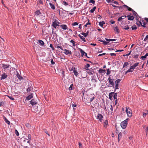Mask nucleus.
Instances as JSON below:
<instances>
[{
  "instance_id": "de8ad7c7",
  "label": "nucleus",
  "mask_w": 148,
  "mask_h": 148,
  "mask_svg": "<svg viewBox=\"0 0 148 148\" xmlns=\"http://www.w3.org/2000/svg\"><path fill=\"white\" fill-rule=\"evenodd\" d=\"M133 70L132 69H131V68L130 67V69L127 70V72H132L133 71Z\"/></svg>"
},
{
  "instance_id": "6e6552de",
  "label": "nucleus",
  "mask_w": 148,
  "mask_h": 148,
  "mask_svg": "<svg viewBox=\"0 0 148 148\" xmlns=\"http://www.w3.org/2000/svg\"><path fill=\"white\" fill-rule=\"evenodd\" d=\"M30 104L32 106L36 105L37 104V102L35 100V99H32L31 101Z\"/></svg>"
},
{
  "instance_id": "58836bf2",
  "label": "nucleus",
  "mask_w": 148,
  "mask_h": 148,
  "mask_svg": "<svg viewBox=\"0 0 148 148\" xmlns=\"http://www.w3.org/2000/svg\"><path fill=\"white\" fill-rule=\"evenodd\" d=\"M121 79H118L116 80L115 82V84H118L119 83H120V82L121 81Z\"/></svg>"
},
{
  "instance_id": "f257e3e1",
  "label": "nucleus",
  "mask_w": 148,
  "mask_h": 148,
  "mask_svg": "<svg viewBox=\"0 0 148 148\" xmlns=\"http://www.w3.org/2000/svg\"><path fill=\"white\" fill-rule=\"evenodd\" d=\"M128 119V118H127L121 122V126L123 129H125L126 128Z\"/></svg>"
},
{
  "instance_id": "ddd939ff",
  "label": "nucleus",
  "mask_w": 148,
  "mask_h": 148,
  "mask_svg": "<svg viewBox=\"0 0 148 148\" xmlns=\"http://www.w3.org/2000/svg\"><path fill=\"white\" fill-rule=\"evenodd\" d=\"M114 93V92H111L109 93V98L110 100H112V97L113 96V94Z\"/></svg>"
},
{
  "instance_id": "412c9836",
  "label": "nucleus",
  "mask_w": 148,
  "mask_h": 148,
  "mask_svg": "<svg viewBox=\"0 0 148 148\" xmlns=\"http://www.w3.org/2000/svg\"><path fill=\"white\" fill-rule=\"evenodd\" d=\"M78 36L84 42H85L86 41L85 38L83 36H81L80 34H79L78 35Z\"/></svg>"
},
{
  "instance_id": "9b49d317",
  "label": "nucleus",
  "mask_w": 148,
  "mask_h": 148,
  "mask_svg": "<svg viewBox=\"0 0 148 148\" xmlns=\"http://www.w3.org/2000/svg\"><path fill=\"white\" fill-rule=\"evenodd\" d=\"M38 43L39 44V45L41 46H44L45 47V43L44 42L41 40H38Z\"/></svg>"
},
{
  "instance_id": "4d7b16f0",
  "label": "nucleus",
  "mask_w": 148,
  "mask_h": 148,
  "mask_svg": "<svg viewBox=\"0 0 148 148\" xmlns=\"http://www.w3.org/2000/svg\"><path fill=\"white\" fill-rule=\"evenodd\" d=\"M146 58V57L145 56H142L141 57V58L142 59V60H145V58Z\"/></svg>"
},
{
  "instance_id": "4468645a",
  "label": "nucleus",
  "mask_w": 148,
  "mask_h": 148,
  "mask_svg": "<svg viewBox=\"0 0 148 148\" xmlns=\"http://www.w3.org/2000/svg\"><path fill=\"white\" fill-rule=\"evenodd\" d=\"M2 67H3L4 69H6L8 68H9L10 66L9 65L5 64H1Z\"/></svg>"
},
{
  "instance_id": "393cba45",
  "label": "nucleus",
  "mask_w": 148,
  "mask_h": 148,
  "mask_svg": "<svg viewBox=\"0 0 148 148\" xmlns=\"http://www.w3.org/2000/svg\"><path fill=\"white\" fill-rule=\"evenodd\" d=\"M129 64L130 63H129V62H124V64L123 66V68L125 67Z\"/></svg>"
},
{
  "instance_id": "13d9d810",
  "label": "nucleus",
  "mask_w": 148,
  "mask_h": 148,
  "mask_svg": "<svg viewBox=\"0 0 148 148\" xmlns=\"http://www.w3.org/2000/svg\"><path fill=\"white\" fill-rule=\"evenodd\" d=\"M78 23L76 22H75L72 24V25L73 26H75V25H78Z\"/></svg>"
},
{
  "instance_id": "ea45409f",
  "label": "nucleus",
  "mask_w": 148,
  "mask_h": 148,
  "mask_svg": "<svg viewBox=\"0 0 148 148\" xmlns=\"http://www.w3.org/2000/svg\"><path fill=\"white\" fill-rule=\"evenodd\" d=\"M73 84L71 85L70 86V87L69 88V90H71L74 89V88H73Z\"/></svg>"
},
{
  "instance_id": "b1692460",
  "label": "nucleus",
  "mask_w": 148,
  "mask_h": 148,
  "mask_svg": "<svg viewBox=\"0 0 148 148\" xmlns=\"http://www.w3.org/2000/svg\"><path fill=\"white\" fill-rule=\"evenodd\" d=\"M105 24V22L104 21H102V22H100L99 23V25L101 27H103V25Z\"/></svg>"
},
{
  "instance_id": "338daca9",
  "label": "nucleus",
  "mask_w": 148,
  "mask_h": 148,
  "mask_svg": "<svg viewBox=\"0 0 148 148\" xmlns=\"http://www.w3.org/2000/svg\"><path fill=\"white\" fill-rule=\"evenodd\" d=\"M76 69V68L73 66L71 69L70 70V71H73V70H75Z\"/></svg>"
},
{
  "instance_id": "f704fd0d",
  "label": "nucleus",
  "mask_w": 148,
  "mask_h": 148,
  "mask_svg": "<svg viewBox=\"0 0 148 148\" xmlns=\"http://www.w3.org/2000/svg\"><path fill=\"white\" fill-rule=\"evenodd\" d=\"M109 106V108H110V110L109 109H108V110L110 111V110H111L112 112L113 111V108L112 106L111 105H108Z\"/></svg>"
},
{
  "instance_id": "c03bdc74",
  "label": "nucleus",
  "mask_w": 148,
  "mask_h": 148,
  "mask_svg": "<svg viewBox=\"0 0 148 148\" xmlns=\"http://www.w3.org/2000/svg\"><path fill=\"white\" fill-rule=\"evenodd\" d=\"M119 86V84H115V89L114 91L117 89H118V87Z\"/></svg>"
},
{
  "instance_id": "2eb2a0df",
  "label": "nucleus",
  "mask_w": 148,
  "mask_h": 148,
  "mask_svg": "<svg viewBox=\"0 0 148 148\" xmlns=\"http://www.w3.org/2000/svg\"><path fill=\"white\" fill-rule=\"evenodd\" d=\"M60 26L64 30H66L68 28L67 25H61Z\"/></svg>"
},
{
  "instance_id": "e433bc0d",
  "label": "nucleus",
  "mask_w": 148,
  "mask_h": 148,
  "mask_svg": "<svg viewBox=\"0 0 148 148\" xmlns=\"http://www.w3.org/2000/svg\"><path fill=\"white\" fill-rule=\"evenodd\" d=\"M106 70L105 69H99V72L100 73H104V72H105Z\"/></svg>"
},
{
  "instance_id": "f03ea898",
  "label": "nucleus",
  "mask_w": 148,
  "mask_h": 148,
  "mask_svg": "<svg viewBox=\"0 0 148 148\" xmlns=\"http://www.w3.org/2000/svg\"><path fill=\"white\" fill-rule=\"evenodd\" d=\"M108 80L109 82L110 85V86L114 87L115 84L114 82H113V81L114 80V79H111V78L109 77L108 78Z\"/></svg>"
},
{
  "instance_id": "6e6d98bb",
  "label": "nucleus",
  "mask_w": 148,
  "mask_h": 148,
  "mask_svg": "<svg viewBox=\"0 0 148 148\" xmlns=\"http://www.w3.org/2000/svg\"><path fill=\"white\" fill-rule=\"evenodd\" d=\"M139 55L137 54L136 55L134 56H132V57L135 58V59H137L138 58V56H139Z\"/></svg>"
},
{
  "instance_id": "4be33fe9",
  "label": "nucleus",
  "mask_w": 148,
  "mask_h": 148,
  "mask_svg": "<svg viewBox=\"0 0 148 148\" xmlns=\"http://www.w3.org/2000/svg\"><path fill=\"white\" fill-rule=\"evenodd\" d=\"M122 134L121 132L118 135V142H119L120 141V139L122 137Z\"/></svg>"
},
{
  "instance_id": "2f4dec72",
  "label": "nucleus",
  "mask_w": 148,
  "mask_h": 148,
  "mask_svg": "<svg viewBox=\"0 0 148 148\" xmlns=\"http://www.w3.org/2000/svg\"><path fill=\"white\" fill-rule=\"evenodd\" d=\"M90 65L89 64H86V65L84 66V68L86 70L87 69H88V68L90 66Z\"/></svg>"
},
{
  "instance_id": "49530a36",
  "label": "nucleus",
  "mask_w": 148,
  "mask_h": 148,
  "mask_svg": "<svg viewBox=\"0 0 148 148\" xmlns=\"http://www.w3.org/2000/svg\"><path fill=\"white\" fill-rule=\"evenodd\" d=\"M70 42L73 43V46H75V41L73 40H71Z\"/></svg>"
},
{
  "instance_id": "a19ab883",
  "label": "nucleus",
  "mask_w": 148,
  "mask_h": 148,
  "mask_svg": "<svg viewBox=\"0 0 148 148\" xmlns=\"http://www.w3.org/2000/svg\"><path fill=\"white\" fill-rule=\"evenodd\" d=\"M104 127H105V125L106 126L108 125V120H106L104 122Z\"/></svg>"
},
{
  "instance_id": "6ab92c4d",
  "label": "nucleus",
  "mask_w": 148,
  "mask_h": 148,
  "mask_svg": "<svg viewBox=\"0 0 148 148\" xmlns=\"http://www.w3.org/2000/svg\"><path fill=\"white\" fill-rule=\"evenodd\" d=\"M79 50L81 53V56L83 57L84 55V53H85V52H84V51L83 50L81 49H79Z\"/></svg>"
},
{
  "instance_id": "9d476101",
  "label": "nucleus",
  "mask_w": 148,
  "mask_h": 148,
  "mask_svg": "<svg viewBox=\"0 0 148 148\" xmlns=\"http://www.w3.org/2000/svg\"><path fill=\"white\" fill-rule=\"evenodd\" d=\"M64 50L65 51L64 53L66 55H68V54H70L71 55L72 54V53L70 51L67 50L66 49H65Z\"/></svg>"
},
{
  "instance_id": "680f3d73",
  "label": "nucleus",
  "mask_w": 148,
  "mask_h": 148,
  "mask_svg": "<svg viewBox=\"0 0 148 148\" xmlns=\"http://www.w3.org/2000/svg\"><path fill=\"white\" fill-rule=\"evenodd\" d=\"M127 9L128 10L130 11H131L132 12L133 11V10L132 8L129 7L128 6V8H127Z\"/></svg>"
},
{
  "instance_id": "37998d69",
  "label": "nucleus",
  "mask_w": 148,
  "mask_h": 148,
  "mask_svg": "<svg viewBox=\"0 0 148 148\" xmlns=\"http://www.w3.org/2000/svg\"><path fill=\"white\" fill-rule=\"evenodd\" d=\"M143 24V25H142V24H141V26L144 27H146V25L147 24V23L145 22H144Z\"/></svg>"
},
{
  "instance_id": "8fccbe9b",
  "label": "nucleus",
  "mask_w": 148,
  "mask_h": 148,
  "mask_svg": "<svg viewBox=\"0 0 148 148\" xmlns=\"http://www.w3.org/2000/svg\"><path fill=\"white\" fill-rule=\"evenodd\" d=\"M89 20L88 19V22L84 25V26L85 27H87V26L88 25H90L91 24V23L89 22Z\"/></svg>"
},
{
  "instance_id": "a878e982",
  "label": "nucleus",
  "mask_w": 148,
  "mask_h": 148,
  "mask_svg": "<svg viewBox=\"0 0 148 148\" xmlns=\"http://www.w3.org/2000/svg\"><path fill=\"white\" fill-rule=\"evenodd\" d=\"M49 5L51 8H52L53 10H54L55 9V6L54 4H53L52 3H50Z\"/></svg>"
},
{
  "instance_id": "39448f33",
  "label": "nucleus",
  "mask_w": 148,
  "mask_h": 148,
  "mask_svg": "<svg viewBox=\"0 0 148 148\" xmlns=\"http://www.w3.org/2000/svg\"><path fill=\"white\" fill-rule=\"evenodd\" d=\"M126 112L127 116L130 117H131L132 116V111L130 110H129L127 108L126 110Z\"/></svg>"
},
{
  "instance_id": "09e8293b",
  "label": "nucleus",
  "mask_w": 148,
  "mask_h": 148,
  "mask_svg": "<svg viewBox=\"0 0 148 148\" xmlns=\"http://www.w3.org/2000/svg\"><path fill=\"white\" fill-rule=\"evenodd\" d=\"M15 134H16V135L17 136H18L19 135V132H18V131L17 130H15Z\"/></svg>"
},
{
  "instance_id": "5fc2aeb1",
  "label": "nucleus",
  "mask_w": 148,
  "mask_h": 148,
  "mask_svg": "<svg viewBox=\"0 0 148 148\" xmlns=\"http://www.w3.org/2000/svg\"><path fill=\"white\" fill-rule=\"evenodd\" d=\"M103 44L105 45H107L108 43H109L108 42H107L105 40H103Z\"/></svg>"
},
{
  "instance_id": "774afa93",
  "label": "nucleus",
  "mask_w": 148,
  "mask_h": 148,
  "mask_svg": "<svg viewBox=\"0 0 148 148\" xmlns=\"http://www.w3.org/2000/svg\"><path fill=\"white\" fill-rule=\"evenodd\" d=\"M148 38V35L146 36V37L145 38L144 41H146L147 40Z\"/></svg>"
},
{
  "instance_id": "bf43d9fd",
  "label": "nucleus",
  "mask_w": 148,
  "mask_h": 148,
  "mask_svg": "<svg viewBox=\"0 0 148 148\" xmlns=\"http://www.w3.org/2000/svg\"><path fill=\"white\" fill-rule=\"evenodd\" d=\"M36 109V110H35V111H36V112H38V113H39L40 111V108H38V106L37 107Z\"/></svg>"
},
{
  "instance_id": "864d4df0",
  "label": "nucleus",
  "mask_w": 148,
  "mask_h": 148,
  "mask_svg": "<svg viewBox=\"0 0 148 148\" xmlns=\"http://www.w3.org/2000/svg\"><path fill=\"white\" fill-rule=\"evenodd\" d=\"M111 73V71H110V70L109 69H107V75H109L110 74V73Z\"/></svg>"
},
{
  "instance_id": "e2e57ef3",
  "label": "nucleus",
  "mask_w": 148,
  "mask_h": 148,
  "mask_svg": "<svg viewBox=\"0 0 148 148\" xmlns=\"http://www.w3.org/2000/svg\"><path fill=\"white\" fill-rule=\"evenodd\" d=\"M51 62L52 64H55V62L53 61L52 58H51Z\"/></svg>"
},
{
  "instance_id": "72a5a7b5",
  "label": "nucleus",
  "mask_w": 148,
  "mask_h": 148,
  "mask_svg": "<svg viewBox=\"0 0 148 148\" xmlns=\"http://www.w3.org/2000/svg\"><path fill=\"white\" fill-rule=\"evenodd\" d=\"M114 95H113V97H114V99H116L118 93L117 92L115 93H114Z\"/></svg>"
},
{
  "instance_id": "1a4fd4ad",
  "label": "nucleus",
  "mask_w": 148,
  "mask_h": 148,
  "mask_svg": "<svg viewBox=\"0 0 148 148\" xmlns=\"http://www.w3.org/2000/svg\"><path fill=\"white\" fill-rule=\"evenodd\" d=\"M127 19L130 21H132L134 20V17L133 16H131L129 15L127 16Z\"/></svg>"
},
{
  "instance_id": "c9c22d12",
  "label": "nucleus",
  "mask_w": 148,
  "mask_h": 148,
  "mask_svg": "<svg viewBox=\"0 0 148 148\" xmlns=\"http://www.w3.org/2000/svg\"><path fill=\"white\" fill-rule=\"evenodd\" d=\"M133 12V15L135 16H138V14L137 13L134 11V10L132 12Z\"/></svg>"
},
{
  "instance_id": "79ce46f5",
  "label": "nucleus",
  "mask_w": 148,
  "mask_h": 148,
  "mask_svg": "<svg viewBox=\"0 0 148 148\" xmlns=\"http://www.w3.org/2000/svg\"><path fill=\"white\" fill-rule=\"evenodd\" d=\"M27 128H29L31 127V125L30 124L28 123H27L25 124Z\"/></svg>"
},
{
  "instance_id": "5701e85b",
  "label": "nucleus",
  "mask_w": 148,
  "mask_h": 148,
  "mask_svg": "<svg viewBox=\"0 0 148 148\" xmlns=\"http://www.w3.org/2000/svg\"><path fill=\"white\" fill-rule=\"evenodd\" d=\"M122 29L125 30H128L130 29V27L128 25H125L124 26V27H123Z\"/></svg>"
},
{
  "instance_id": "7ed1b4c3",
  "label": "nucleus",
  "mask_w": 148,
  "mask_h": 148,
  "mask_svg": "<svg viewBox=\"0 0 148 148\" xmlns=\"http://www.w3.org/2000/svg\"><path fill=\"white\" fill-rule=\"evenodd\" d=\"M103 116L101 114H98L97 116V119H98L101 122H102Z\"/></svg>"
},
{
  "instance_id": "aec40b11",
  "label": "nucleus",
  "mask_w": 148,
  "mask_h": 148,
  "mask_svg": "<svg viewBox=\"0 0 148 148\" xmlns=\"http://www.w3.org/2000/svg\"><path fill=\"white\" fill-rule=\"evenodd\" d=\"M73 72L74 73L75 75L77 77L78 76L79 73L77 72V69L76 68V69L75 70H73Z\"/></svg>"
},
{
  "instance_id": "69168bd1",
  "label": "nucleus",
  "mask_w": 148,
  "mask_h": 148,
  "mask_svg": "<svg viewBox=\"0 0 148 148\" xmlns=\"http://www.w3.org/2000/svg\"><path fill=\"white\" fill-rule=\"evenodd\" d=\"M44 132L46 133L47 134H48V135L49 136H50V135L48 133V131H47V130H44Z\"/></svg>"
},
{
  "instance_id": "7c9ffc66",
  "label": "nucleus",
  "mask_w": 148,
  "mask_h": 148,
  "mask_svg": "<svg viewBox=\"0 0 148 148\" xmlns=\"http://www.w3.org/2000/svg\"><path fill=\"white\" fill-rule=\"evenodd\" d=\"M136 25L138 26L139 27L140 26V25H141V24H142L141 21H136Z\"/></svg>"
},
{
  "instance_id": "0e129e2a",
  "label": "nucleus",
  "mask_w": 148,
  "mask_h": 148,
  "mask_svg": "<svg viewBox=\"0 0 148 148\" xmlns=\"http://www.w3.org/2000/svg\"><path fill=\"white\" fill-rule=\"evenodd\" d=\"M139 63V62L136 63H134L133 64V65L136 67V66H138V65Z\"/></svg>"
},
{
  "instance_id": "3c124183",
  "label": "nucleus",
  "mask_w": 148,
  "mask_h": 148,
  "mask_svg": "<svg viewBox=\"0 0 148 148\" xmlns=\"http://www.w3.org/2000/svg\"><path fill=\"white\" fill-rule=\"evenodd\" d=\"M95 2V1L94 0H90L89 1V3H92V4H94Z\"/></svg>"
},
{
  "instance_id": "603ef678",
  "label": "nucleus",
  "mask_w": 148,
  "mask_h": 148,
  "mask_svg": "<svg viewBox=\"0 0 148 148\" xmlns=\"http://www.w3.org/2000/svg\"><path fill=\"white\" fill-rule=\"evenodd\" d=\"M81 34L82 35H83L85 37H86L87 36V35L85 33L82 32L81 33Z\"/></svg>"
},
{
  "instance_id": "c756f323",
  "label": "nucleus",
  "mask_w": 148,
  "mask_h": 148,
  "mask_svg": "<svg viewBox=\"0 0 148 148\" xmlns=\"http://www.w3.org/2000/svg\"><path fill=\"white\" fill-rule=\"evenodd\" d=\"M126 25L125 24V23L123 21L121 23V24H120L121 27L122 29L123 27H124V26L125 25Z\"/></svg>"
},
{
  "instance_id": "f8f14e48",
  "label": "nucleus",
  "mask_w": 148,
  "mask_h": 148,
  "mask_svg": "<svg viewBox=\"0 0 148 148\" xmlns=\"http://www.w3.org/2000/svg\"><path fill=\"white\" fill-rule=\"evenodd\" d=\"M16 75L19 80H21L23 79V77L20 75L18 72H17Z\"/></svg>"
},
{
  "instance_id": "a18cd8bd",
  "label": "nucleus",
  "mask_w": 148,
  "mask_h": 148,
  "mask_svg": "<svg viewBox=\"0 0 148 148\" xmlns=\"http://www.w3.org/2000/svg\"><path fill=\"white\" fill-rule=\"evenodd\" d=\"M62 3L64 4V5H65V6H66V5H68V3H67L65 1H63L62 2Z\"/></svg>"
},
{
  "instance_id": "cd10ccee",
  "label": "nucleus",
  "mask_w": 148,
  "mask_h": 148,
  "mask_svg": "<svg viewBox=\"0 0 148 148\" xmlns=\"http://www.w3.org/2000/svg\"><path fill=\"white\" fill-rule=\"evenodd\" d=\"M114 30L115 31H116L118 33H119V29L118 28L117 26H116L114 28Z\"/></svg>"
},
{
  "instance_id": "20e7f679",
  "label": "nucleus",
  "mask_w": 148,
  "mask_h": 148,
  "mask_svg": "<svg viewBox=\"0 0 148 148\" xmlns=\"http://www.w3.org/2000/svg\"><path fill=\"white\" fill-rule=\"evenodd\" d=\"M60 25L58 24V21L56 20L55 19L54 21H53L52 26L55 29L56 28L57 26H60Z\"/></svg>"
},
{
  "instance_id": "052dcab7",
  "label": "nucleus",
  "mask_w": 148,
  "mask_h": 148,
  "mask_svg": "<svg viewBox=\"0 0 148 148\" xmlns=\"http://www.w3.org/2000/svg\"><path fill=\"white\" fill-rule=\"evenodd\" d=\"M122 17L121 16L119 17L118 19V21H121L122 19H124V18H122Z\"/></svg>"
},
{
  "instance_id": "423d86ee",
  "label": "nucleus",
  "mask_w": 148,
  "mask_h": 148,
  "mask_svg": "<svg viewBox=\"0 0 148 148\" xmlns=\"http://www.w3.org/2000/svg\"><path fill=\"white\" fill-rule=\"evenodd\" d=\"M32 89H33V88L32 86V83L30 82L29 83L28 87L27 90V92H29L32 90Z\"/></svg>"
},
{
  "instance_id": "f3484780",
  "label": "nucleus",
  "mask_w": 148,
  "mask_h": 148,
  "mask_svg": "<svg viewBox=\"0 0 148 148\" xmlns=\"http://www.w3.org/2000/svg\"><path fill=\"white\" fill-rule=\"evenodd\" d=\"M8 75H6L5 73H3L2 75V76L1 78V79H4L7 78Z\"/></svg>"
},
{
  "instance_id": "4c0bfd02",
  "label": "nucleus",
  "mask_w": 148,
  "mask_h": 148,
  "mask_svg": "<svg viewBox=\"0 0 148 148\" xmlns=\"http://www.w3.org/2000/svg\"><path fill=\"white\" fill-rule=\"evenodd\" d=\"M74 103L73 102V103H72L71 102V105L72 106L73 108L75 107H76V106H77L76 104L75 103V104H74Z\"/></svg>"
},
{
  "instance_id": "bb28decb",
  "label": "nucleus",
  "mask_w": 148,
  "mask_h": 148,
  "mask_svg": "<svg viewBox=\"0 0 148 148\" xmlns=\"http://www.w3.org/2000/svg\"><path fill=\"white\" fill-rule=\"evenodd\" d=\"M96 7L95 6L92 9L90 10V12L91 13H93L94 12L95 10H96Z\"/></svg>"
},
{
  "instance_id": "0eeeda50",
  "label": "nucleus",
  "mask_w": 148,
  "mask_h": 148,
  "mask_svg": "<svg viewBox=\"0 0 148 148\" xmlns=\"http://www.w3.org/2000/svg\"><path fill=\"white\" fill-rule=\"evenodd\" d=\"M95 69H93L92 68L90 69V70L89 69H87V71L86 72L88 74H89L90 75H93V70Z\"/></svg>"
},
{
  "instance_id": "c85d7f7f",
  "label": "nucleus",
  "mask_w": 148,
  "mask_h": 148,
  "mask_svg": "<svg viewBox=\"0 0 148 148\" xmlns=\"http://www.w3.org/2000/svg\"><path fill=\"white\" fill-rule=\"evenodd\" d=\"M35 13L36 14H37V15H39L40 14H41V13L40 11L39 10H38L37 11H36L35 12Z\"/></svg>"
},
{
  "instance_id": "dca6fc26",
  "label": "nucleus",
  "mask_w": 148,
  "mask_h": 148,
  "mask_svg": "<svg viewBox=\"0 0 148 148\" xmlns=\"http://www.w3.org/2000/svg\"><path fill=\"white\" fill-rule=\"evenodd\" d=\"M3 119H4L5 121L9 125H10V122L5 117L3 116Z\"/></svg>"
},
{
  "instance_id": "a211bd4d",
  "label": "nucleus",
  "mask_w": 148,
  "mask_h": 148,
  "mask_svg": "<svg viewBox=\"0 0 148 148\" xmlns=\"http://www.w3.org/2000/svg\"><path fill=\"white\" fill-rule=\"evenodd\" d=\"M33 94H31L30 95H29L28 96L26 97V99L28 100H30L31 98L33 97Z\"/></svg>"
},
{
  "instance_id": "473e14b6",
  "label": "nucleus",
  "mask_w": 148,
  "mask_h": 148,
  "mask_svg": "<svg viewBox=\"0 0 148 148\" xmlns=\"http://www.w3.org/2000/svg\"><path fill=\"white\" fill-rule=\"evenodd\" d=\"M132 30H136L137 29V27L135 25H134L132 27Z\"/></svg>"
}]
</instances>
